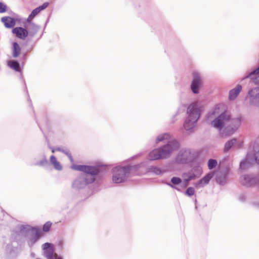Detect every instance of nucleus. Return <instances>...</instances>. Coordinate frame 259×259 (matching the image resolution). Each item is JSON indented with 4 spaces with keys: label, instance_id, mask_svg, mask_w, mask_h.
<instances>
[{
    "label": "nucleus",
    "instance_id": "nucleus-1",
    "mask_svg": "<svg viewBox=\"0 0 259 259\" xmlns=\"http://www.w3.org/2000/svg\"><path fill=\"white\" fill-rule=\"evenodd\" d=\"M72 168L83 171V173L77 177L72 184L73 189L79 190L84 189L88 185L93 183L96 177L100 172L98 166L83 165H73Z\"/></svg>",
    "mask_w": 259,
    "mask_h": 259
},
{
    "label": "nucleus",
    "instance_id": "nucleus-2",
    "mask_svg": "<svg viewBox=\"0 0 259 259\" xmlns=\"http://www.w3.org/2000/svg\"><path fill=\"white\" fill-rule=\"evenodd\" d=\"M240 124V118H231L230 114L227 111L221 113L211 122V126L220 131L224 127L223 134L225 136L232 135Z\"/></svg>",
    "mask_w": 259,
    "mask_h": 259
},
{
    "label": "nucleus",
    "instance_id": "nucleus-3",
    "mask_svg": "<svg viewBox=\"0 0 259 259\" xmlns=\"http://www.w3.org/2000/svg\"><path fill=\"white\" fill-rule=\"evenodd\" d=\"M179 147V142L173 140L169 141L167 144L151 151L148 155L149 160H155L166 159L169 157L171 153Z\"/></svg>",
    "mask_w": 259,
    "mask_h": 259
},
{
    "label": "nucleus",
    "instance_id": "nucleus-4",
    "mask_svg": "<svg viewBox=\"0 0 259 259\" xmlns=\"http://www.w3.org/2000/svg\"><path fill=\"white\" fill-rule=\"evenodd\" d=\"M187 117L184 123L186 131L192 130L197 124L200 116V111L198 105L196 103L190 104L187 110Z\"/></svg>",
    "mask_w": 259,
    "mask_h": 259
},
{
    "label": "nucleus",
    "instance_id": "nucleus-5",
    "mask_svg": "<svg viewBox=\"0 0 259 259\" xmlns=\"http://www.w3.org/2000/svg\"><path fill=\"white\" fill-rule=\"evenodd\" d=\"M139 167L138 165L125 166H117L112 169V181L114 183L119 184L126 181L127 177L134 169Z\"/></svg>",
    "mask_w": 259,
    "mask_h": 259
},
{
    "label": "nucleus",
    "instance_id": "nucleus-6",
    "mask_svg": "<svg viewBox=\"0 0 259 259\" xmlns=\"http://www.w3.org/2000/svg\"><path fill=\"white\" fill-rule=\"evenodd\" d=\"M195 152L189 148L181 149L176 155L174 162L177 164H186L193 163L196 158Z\"/></svg>",
    "mask_w": 259,
    "mask_h": 259
},
{
    "label": "nucleus",
    "instance_id": "nucleus-7",
    "mask_svg": "<svg viewBox=\"0 0 259 259\" xmlns=\"http://www.w3.org/2000/svg\"><path fill=\"white\" fill-rule=\"evenodd\" d=\"M250 106L259 107V87L249 89L245 97Z\"/></svg>",
    "mask_w": 259,
    "mask_h": 259
},
{
    "label": "nucleus",
    "instance_id": "nucleus-8",
    "mask_svg": "<svg viewBox=\"0 0 259 259\" xmlns=\"http://www.w3.org/2000/svg\"><path fill=\"white\" fill-rule=\"evenodd\" d=\"M246 79H248L252 84L259 85V63L256 68L246 72L242 80Z\"/></svg>",
    "mask_w": 259,
    "mask_h": 259
},
{
    "label": "nucleus",
    "instance_id": "nucleus-9",
    "mask_svg": "<svg viewBox=\"0 0 259 259\" xmlns=\"http://www.w3.org/2000/svg\"><path fill=\"white\" fill-rule=\"evenodd\" d=\"M193 77L191 89L194 94H197L199 92V88L201 84V78L199 74L197 72H194Z\"/></svg>",
    "mask_w": 259,
    "mask_h": 259
},
{
    "label": "nucleus",
    "instance_id": "nucleus-10",
    "mask_svg": "<svg viewBox=\"0 0 259 259\" xmlns=\"http://www.w3.org/2000/svg\"><path fill=\"white\" fill-rule=\"evenodd\" d=\"M242 177V184L243 185L247 187L257 184L259 182V176L245 175Z\"/></svg>",
    "mask_w": 259,
    "mask_h": 259
},
{
    "label": "nucleus",
    "instance_id": "nucleus-11",
    "mask_svg": "<svg viewBox=\"0 0 259 259\" xmlns=\"http://www.w3.org/2000/svg\"><path fill=\"white\" fill-rule=\"evenodd\" d=\"M40 231L36 228L29 236L27 237V242L30 247H32L38 241L40 237Z\"/></svg>",
    "mask_w": 259,
    "mask_h": 259
},
{
    "label": "nucleus",
    "instance_id": "nucleus-12",
    "mask_svg": "<svg viewBox=\"0 0 259 259\" xmlns=\"http://www.w3.org/2000/svg\"><path fill=\"white\" fill-rule=\"evenodd\" d=\"M44 255L47 259H54V246L50 243H45L42 245Z\"/></svg>",
    "mask_w": 259,
    "mask_h": 259
},
{
    "label": "nucleus",
    "instance_id": "nucleus-13",
    "mask_svg": "<svg viewBox=\"0 0 259 259\" xmlns=\"http://www.w3.org/2000/svg\"><path fill=\"white\" fill-rule=\"evenodd\" d=\"M35 228L28 225H20L19 226V234L27 238Z\"/></svg>",
    "mask_w": 259,
    "mask_h": 259
},
{
    "label": "nucleus",
    "instance_id": "nucleus-14",
    "mask_svg": "<svg viewBox=\"0 0 259 259\" xmlns=\"http://www.w3.org/2000/svg\"><path fill=\"white\" fill-rule=\"evenodd\" d=\"M12 33L16 36L21 39H25L28 36V31L25 28L22 27H17L12 29Z\"/></svg>",
    "mask_w": 259,
    "mask_h": 259
},
{
    "label": "nucleus",
    "instance_id": "nucleus-15",
    "mask_svg": "<svg viewBox=\"0 0 259 259\" xmlns=\"http://www.w3.org/2000/svg\"><path fill=\"white\" fill-rule=\"evenodd\" d=\"M24 27L28 31V36L33 37L39 29V26L34 23H30V25L24 24Z\"/></svg>",
    "mask_w": 259,
    "mask_h": 259
},
{
    "label": "nucleus",
    "instance_id": "nucleus-16",
    "mask_svg": "<svg viewBox=\"0 0 259 259\" xmlns=\"http://www.w3.org/2000/svg\"><path fill=\"white\" fill-rule=\"evenodd\" d=\"M1 21L4 24L5 26L8 28H12L16 24L15 19L9 16L2 17Z\"/></svg>",
    "mask_w": 259,
    "mask_h": 259
},
{
    "label": "nucleus",
    "instance_id": "nucleus-17",
    "mask_svg": "<svg viewBox=\"0 0 259 259\" xmlns=\"http://www.w3.org/2000/svg\"><path fill=\"white\" fill-rule=\"evenodd\" d=\"M182 182V179L180 178L174 177L171 179L170 183L165 182L164 183L170 187L180 191V189L176 186L180 185Z\"/></svg>",
    "mask_w": 259,
    "mask_h": 259
},
{
    "label": "nucleus",
    "instance_id": "nucleus-18",
    "mask_svg": "<svg viewBox=\"0 0 259 259\" xmlns=\"http://www.w3.org/2000/svg\"><path fill=\"white\" fill-rule=\"evenodd\" d=\"M242 87L241 85L238 84L235 88L229 91V99L230 100H234L242 91Z\"/></svg>",
    "mask_w": 259,
    "mask_h": 259
},
{
    "label": "nucleus",
    "instance_id": "nucleus-19",
    "mask_svg": "<svg viewBox=\"0 0 259 259\" xmlns=\"http://www.w3.org/2000/svg\"><path fill=\"white\" fill-rule=\"evenodd\" d=\"M191 169L188 172L196 175V178L199 177L202 173V169L198 163L193 164L191 165Z\"/></svg>",
    "mask_w": 259,
    "mask_h": 259
},
{
    "label": "nucleus",
    "instance_id": "nucleus-20",
    "mask_svg": "<svg viewBox=\"0 0 259 259\" xmlns=\"http://www.w3.org/2000/svg\"><path fill=\"white\" fill-rule=\"evenodd\" d=\"M227 174L226 172L220 174L218 175L216 181L220 185H224L227 181Z\"/></svg>",
    "mask_w": 259,
    "mask_h": 259
},
{
    "label": "nucleus",
    "instance_id": "nucleus-21",
    "mask_svg": "<svg viewBox=\"0 0 259 259\" xmlns=\"http://www.w3.org/2000/svg\"><path fill=\"white\" fill-rule=\"evenodd\" d=\"M21 52V48L19 44L14 42L13 44L12 47V56L14 58L17 57L20 54Z\"/></svg>",
    "mask_w": 259,
    "mask_h": 259
},
{
    "label": "nucleus",
    "instance_id": "nucleus-22",
    "mask_svg": "<svg viewBox=\"0 0 259 259\" xmlns=\"http://www.w3.org/2000/svg\"><path fill=\"white\" fill-rule=\"evenodd\" d=\"M184 175L187 177V178L184 180V186L186 187L188 186L190 181L196 179V175L192 174L191 172H186Z\"/></svg>",
    "mask_w": 259,
    "mask_h": 259
},
{
    "label": "nucleus",
    "instance_id": "nucleus-23",
    "mask_svg": "<svg viewBox=\"0 0 259 259\" xmlns=\"http://www.w3.org/2000/svg\"><path fill=\"white\" fill-rule=\"evenodd\" d=\"M148 170L149 172H151L154 174L156 175H160L164 173L165 171L162 170L161 168L155 166H151L148 168Z\"/></svg>",
    "mask_w": 259,
    "mask_h": 259
},
{
    "label": "nucleus",
    "instance_id": "nucleus-24",
    "mask_svg": "<svg viewBox=\"0 0 259 259\" xmlns=\"http://www.w3.org/2000/svg\"><path fill=\"white\" fill-rule=\"evenodd\" d=\"M9 66L10 67L15 71L20 72L21 68L19 63L16 61H11L9 62Z\"/></svg>",
    "mask_w": 259,
    "mask_h": 259
},
{
    "label": "nucleus",
    "instance_id": "nucleus-25",
    "mask_svg": "<svg viewBox=\"0 0 259 259\" xmlns=\"http://www.w3.org/2000/svg\"><path fill=\"white\" fill-rule=\"evenodd\" d=\"M236 142V140L235 138L232 139L228 141L225 145L224 149V151L226 152L228 151L235 144Z\"/></svg>",
    "mask_w": 259,
    "mask_h": 259
},
{
    "label": "nucleus",
    "instance_id": "nucleus-26",
    "mask_svg": "<svg viewBox=\"0 0 259 259\" xmlns=\"http://www.w3.org/2000/svg\"><path fill=\"white\" fill-rule=\"evenodd\" d=\"M213 175V172H209L203 178L201 179L204 185H206L209 183Z\"/></svg>",
    "mask_w": 259,
    "mask_h": 259
},
{
    "label": "nucleus",
    "instance_id": "nucleus-27",
    "mask_svg": "<svg viewBox=\"0 0 259 259\" xmlns=\"http://www.w3.org/2000/svg\"><path fill=\"white\" fill-rule=\"evenodd\" d=\"M170 136L168 133H164L161 135H159L156 139V142L157 143L158 142L162 141L164 140H167L170 139Z\"/></svg>",
    "mask_w": 259,
    "mask_h": 259
},
{
    "label": "nucleus",
    "instance_id": "nucleus-28",
    "mask_svg": "<svg viewBox=\"0 0 259 259\" xmlns=\"http://www.w3.org/2000/svg\"><path fill=\"white\" fill-rule=\"evenodd\" d=\"M218 164V162L215 159H210L208 161V167L209 169L214 168Z\"/></svg>",
    "mask_w": 259,
    "mask_h": 259
},
{
    "label": "nucleus",
    "instance_id": "nucleus-29",
    "mask_svg": "<svg viewBox=\"0 0 259 259\" xmlns=\"http://www.w3.org/2000/svg\"><path fill=\"white\" fill-rule=\"evenodd\" d=\"M219 110V108L215 107L212 111L209 112L207 115V118L208 119H211L213 118L214 116L218 113V110Z\"/></svg>",
    "mask_w": 259,
    "mask_h": 259
},
{
    "label": "nucleus",
    "instance_id": "nucleus-30",
    "mask_svg": "<svg viewBox=\"0 0 259 259\" xmlns=\"http://www.w3.org/2000/svg\"><path fill=\"white\" fill-rule=\"evenodd\" d=\"M49 164V162L48 160L47 159V158L46 156H44V158L40 161L36 162L35 163V165H39L41 166H46Z\"/></svg>",
    "mask_w": 259,
    "mask_h": 259
},
{
    "label": "nucleus",
    "instance_id": "nucleus-31",
    "mask_svg": "<svg viewBox=\"0 0 259 259\" xmlns=\"http://www.w3.org/2000/svg\"><path fill=\"white\" fill-rule=\"evenodd\" d=\"M195 193V189L193 187H189L187 188V190L185 192V194L188 196H191L194 195Z\"/></svg>",
    "mask_w": 259,
    "mask_h": 259
},
{
    "label": "nucleus",
    "instance_id": "nucleus-32",
    "mask_svg": "<svg viewBox=\"0 0 259 259\" xmlns=\"http://www.w3.org/2000/svg\"><path fill=\"white\" fill-rule=\"evenodd\" d=\"M52 223L50 222H46L43 226V230L45 232L49 231L51 227Z\"/></svg>",
    "mask_w": 259,
    "mask_h": 259
},
{
    "label": "nucleus",
    "instance_id": "nucleus-33",
    "mask_svg": "<svg viewBox=\"0 0 259 259\" xmlns=\"http://www.w3.org/2000/svg\"><path fill=\"white\" fill-rule=\"evenodd\" d=\"M48 6H49L48 3H45L42 5L36 8V9L37 10L38 12L39 13L41 11H42V10L45 9L46 8H47L48 7Z\"/></svg>",
    "mask_w": 259,
    "mask_h": 259
},
{
    "label": "nucleus",
    "instance_id": "nucleus-34",
    "mask_svg": "<svg viewBox=\"0 0 259 259\" xmlns=\"http://www.w3.org/2000/svg\"><path fill=\"white\" fill-rule=\"evenodd\" d=\"M7 6L6 5L2 2H0V13H3L6 12Z\"/></svg>",
    "mask_w": 259,
    "mask_h": 259
},
{
    "label": "nucleus",
    "instance_id": "nucleus-35",
    "mask_svg": "<svg viewBox=\"0 0 259 259\" xmlns=\"http://www.w3.org/2000/svg\"><path fill=\"white\" fill-rule=\"evenodd\" d=\"M205 185L201 179L195 184V186L198 188L203 187Z\"/></svg>",
    "mask_w": 259,
    "mask_h": 259
},
{
    "label": "nucleus",
    "instance_id": "nucleus-36",
    "mask_svg": "<svg viewBox=\"0 0 259 259\" xmlns=\"http://www.w3.org/2000/svg\"><path fill=\"white\" fill-rule=\"evenodd\" d=\"M38 13H39L38 12V11H37V10L35 8V9L32 10V11L29 15L30 18H32V19H33Z\"/></svg>",
    "mask_w": 259,
    "mask_h": 259
},
{
    "label": "nucleus",
    "instance_id": "nucleus-37",
    "mask_svg": "<svg viewBox=\"0 0 259 259\" xmlns=\"http://www.w3.org/2000/svg\"><path fill=\"white\" fill-rule=\"evenodd\" d=\"M53 165L54 166V167L55 169L58 170H60L62 169V167L60 163L58 161H56Z\"/></svg>",
    "mask_w": 259,
    "mask_h": 259
},
{
    "label": "nucleus",
    "instance_id": "nucleus-38",
    "mask_svg": "<svg viewBox=\"0 0 259 259\" xmlns=\"http://www.w3.org/2000/svg\"><path fill=\"white\" fill-rule=\"evenodd\" d=\"M5 215H7V214L6 213L4 210H2L0 213V225L2 224L1 222L3 220V219L1 218V217L4 218Z\"/></svg>",
    "mask_w": 259,
    "mask_h": 259
},
{
    "label": "nucleus",
    "instance_id": "nucleus-39",
    "mask_svg": "<svg viewBox=\"0 0 259 259\" xmlns=\"http://www.w3.org/2000/svg\"><path fill=\"white\" fill-rule=\"evenodd\" d=\"M56 161H57L56 157L54 155H52L50 157V162L53 165Z\"/></svg>",
    "mask_w": 259,
    "mask_h": 259
},
{
    "label": "nucleus",
    "instance_id": "nucleus-40",
    "mask_svg": "<svg viewBox=\"0 0 259 259\" xmlns=\"http://www.w3.org/2000/svg\"><path fill=\"white\" fill-rule=\"evenodd\" d=\"M32 19H33L32 18H30V16L29 15L28 17L27 18V20H26V23H25V24L26 25H30V23H34L33 22H32L31 21Z\"/></svg>",
    "mask_w": 259,
    "mask_h": 259
},
{
    "label": "nucleus",
    "instance_id": "nucleus-41",
    "mask_svg": "<svg viewBox=\"0 0 259 259\" xmlns=\"http://www.w3.org/2000/svg\"><path fill=\"white\" fill-rule=\"evenodd\" d=\"M239 199L241 201H243L245 200V197L243 195H240L239 197Z\"/></svg>",
    "mask_w": 259,
    "mask_h": 259
},
{
    "label": "nucleus",
    "instance_id": "nucleus-42",
    "mask_svg": "<svg viewBox=\"0 0 259 259\" xmlns=\"http://www.w3.org/2000/svg\"><path fill=\"white\" fill-rule=\"evenodd\" d=\"M55 150L58 151L62 152L63 149L60 147H57V148H55Z\"/></svg>",
    "mask_w": 259,
    "mask_h": 259
},
{
    "label": "nucleus",
    "instance_id": "nucleus-43",
    "mask_svg": "<svg viewBox=\"0 0 259 259\" xmlns=\"http://www.w3.org/2000/svg\"><path fill=\"white\" fill-rule=\"evenodd\" d=\"M68 158L70 159L71 162H73V157H72L71 155H69V157Z\"/></svg>",
    "mask_w": 259,
    "mask_h": 259
},
{
    "label": "nucleus",
    "instance_id": "nucleus-44",
    "mask_svg": "<svg viewBox=\"0 0 259 259\" xmlns=\"http://www.w3.org/2000/svg\"><path fill=\"white\" fill-rule=\"evenodd\" d=\"M68 158L70 159L71 162H73V157H72L71 155H69V157Z\"/></svg>",
    "mask_w": 259,
    "mask_h": 259
},
{
    "label": "nucleus",
    "instance_id": "nucleus-45",
    "mask_svg": "<svg viewBox=\"0 0 259 259\" xmlns=\"http://www.w3.org/2000/svg\"><path fill=\"white\" fill-rule=\"evenodd\" d=\"M50 148L51 149L52 152L53 153H54V152H55V151H56V150H55V148H53V147H50Z\"/></svg>",
    "mask_w": 259,
    "mask_h": 259
},
{
    "label": "nucleus",
    "instance_id": "nucleus-46",
    "mask_svg": "<svg viewBox=\"0 0 259 259\" xmlns=\"http://www.w3.org/2000/svg\"><path fill=\"white\" fill-rule=\"evenodd\" d=\"M68 152V150L63 149L62 152H63V153H64L66 155V153H67Z\"/></svg>",
    "mask_w": 259,
    "mask_h": 259
},
{
    "label": "nucleus",
    "instance_id": "nucleus-47",
    "mask_svg": "<svg viewBox=\"0 0 259 259\" xmlns=\"http://www.w3.org/2000/svg\"><path fill=\"white\" fill-rule=\"evenodd\" d=\"M24 86H25V90H26V92L28 93V90H27V88H26V83H25V82H24Z\"/></svg>",
    "mask_w": 259,
    "mask_h": 259
},
{
    "label": "nucleus",
    "instance_id": "nucleus-48",
    "mask_svg": "<svg viewBox=\"0 0 259 259\" xmlns=\"http://www.w3.org/2000/svg\"><path fill=\"white\" fill-rule=\"evenodd\" d=\"M28 100L30 102V105H32V102H31V100L30 99L29 96H28Z\"/></svg>",
    "mask_w": 259,
    "mask_h": 259
},
{
    "label": "nucleus",
    "instance_id": "nucleus-49",
    "mask_svg": "<svg viewBox=\"0 0 259 259\" xmlns=\"http://www.w3.org/2000/svg\"><path fill=\"white\" fill-rule=\"evenodd\" d=\"M66 155L69 157V155H71V154L68 151L67 153H66Z\"/></svg>",
    "mask_w": 259,
    "mask_h": 259
},
{
    "label": "nucleus",
    "instance_id": "nucleus-50",
    "mask_svg": "<svg viewBox=\"0 0 259 259\" xmlns=\"http://www.w3.org/2000/svg\"><path fill=\"white\" fill-rule=\"evenodd\" d=\"M26 58V53H25L24 55H23V59L24 60H25Z\"/></svg>",
    "mask_w": 259,
    "mask_h": 259
},
{
    "label": "nucleus",
    "instance_id": "nucleus-51",
    "mask_svg": "<svg viewBox=\"0 0 259 259\" xmlns=\"http://www.w3.org/2000/svg\"><path fill=\"white\" fill-rule=\"evenodd\" d=\"M57 259H62L61 257L59 256L57 258Z\"/></svg>",
    "mask_w": 259,
    "mask_h": 259
}]
</instances>
